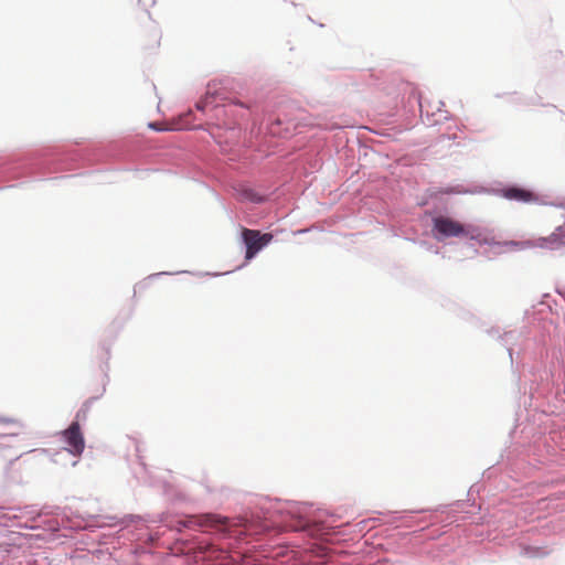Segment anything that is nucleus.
I'll return each instance as SVG.
<instances>
[{
  "label": "nucleus",
  "mask_w": 565,
  "mask_h": 565,
  "mask_svg": "<svg viewBox=\"0 0 565 565\" xmlns=\"http://www.w3.org/2000/svg\"><path fill=\"white\" fill-rule=\"evenodd\" d=\"M433 232L437 239L449 237H468L482 242L481 231L473 225H465L449 216L439 215L433 218Z\"/></svg>",
  "instance_id": "obj_1"
},
{
  "label": "nucleus",
  "mask_w": 565,
  "mask_h": 565,
  "mask_svg": "<svg viewBox=\"0 0 565 565\" xmlns=\"http://www.w3.org/2000/svg\"><path fill=\"white\" fill-rule=\"evenodd\" d=\"M244 244L246 245V260L254 258L266 245H268L274 236L270 233L262 234L257 230L244 228L242 232Z\"/></svg>",
  "instance_id": "obj_2"
},
{
  "label": "nucleus",
  "mask_w": 565,
  "mask_h": 565,
  "mask_svg": "<svg viewBox=\"0 0 565 565\" xmlns=\"http://www.w3.org/2000/svg\"><path fill=\"white\" fill-rule=\"evenodd\" d=\"M62 436L67 445V451L74 456H81L85 448V440L78 422H73L70 427L63 431Z\"/></svg>",
  "instance_id": "obj_3"
},
{
  "label": "nucleus",
  "mask_w": 565,
  "mask_h": 565,
  "mask_svg": "<svg viewBox=\"0 0 565 565\" xmlns=\"http://www.w3.org/2000/svg\"><path fill=\"white\" fill-rule=\"evenodd\" d=\"M497 193L509 200L516 201L520 203H536L539 201V195L533 191L524 188H520L516 185H509L497 190Z\"/></svg>",
  "instance_id": "obj_4"
},
{
  "label": "nucleus",
  "mask_w": 565,
  "mask_h": 565,
  "mask_svg": "<svg viewBox=\"0 0 565 565\" xmlns=\"http://www.w3.org/2000/svg\"><path fill=\"white\" fill-rule=\"evenodd\" d=\"M2 423H6V424H13L15 420L13 419H9V418H3V419H0Z\"/></svg>",
  "instance_id": "obj_5"
},
{
  "label": "nucleus",
  "mask_w": 565,
  "mask_h": 565,
  "mask_svg": "<svg viewBox=\"0 0 565 565\" xmlns=\"http://www.w3.org/2000/svg\"><path fill=\"white\" fill-rule=\"evenodd\" d=\"M196 106H198L199 109H203V107L201 106L200 103Z\"/></svg>",
  "instance_id": "obj_6"
}]
</instances>
